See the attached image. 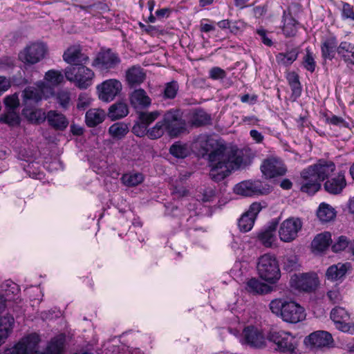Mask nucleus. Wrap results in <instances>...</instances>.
I'll use <instances>...</instances> for the list:
<instances>
[{
  "instance_id": "nucleus-1",
  "label": "nucleus",
  "mask_w": 354,
  "mask_h": 354,
  "mask_svg": "<svg viewBox=\"0 0 354 354\" xmlns=\"http://www.w3.org/2000/svg\"><path fill=\"white\" fill-rule=\"evenodd\" d=\"M196 144L208 155L212 166L209 176L216 182L223 180L243 163L241 152L236 147H227L222 140L201 134L196 138Z\"/></svg>"
},
{
  "instance_id": "nucleus-2",
  "label": "nucleus",
  "mask_w": 354,
  "mask_h": 354,
  "mask_svg": "<svg viewBox=\"0 0 354 354\" xmlns=\"http://www.w3.org/2000/svg\"><path fill=\"white\" fill-rule=\"evenodd\" d=\"M40 341L36 333L30 334L10 348H6L0 354H27L28 351L35 348ZM65 335L59 334L50 339L44 352H35V354H62L64 351Z\"/></svg>"
},
{
  "instance_id": "nucleus-3",
  "label": "nucleus",
  "mask_w": 354,
  "mask_h": 354,
  "mask_svg": "<svg viewBox=\"0 0 354 354\" xmlns=\"http://www.w3.org/2000/svg\"><path fill=\"white\" fill-rule=\"evenodd\" d=\"M269 307L273 314L287 323L297 324L306 319L305 309L292 300L274 299L270 301Z\"/></svg>"
},
{
  "instance_id": "nucleus-4",
  "label": "nucleus",
  "mask_w": 354,
  "mask_h": 354,
  "mask_svg": "<svg viewBox=\"0 0 354 354\" xmlns=\"http://www.w3.org/2000/svg\"><path fill=\"white\" fill-rule=\"evenodd\" d=\"M67 80L73 82L81 89H86L93 84L94 72L85 64H74L64 70Z\"/></svg>"
},
{
  "instance_id": "nucleus-5",
  "label": "nucleus",
  "mask_w": 354,
  "mask_h": 354,
  "mask_svg": "<svg viewBox=\"0 0 354 354\" xmlns=\"http://www.w3.org/2000/svg\"><path fill=\"white\" fill-rule=\"evenodd\" d=\"M257 270L259 277L270 283L277 282L281 276L276 258L269 254H265L259 257Z\"/></svg>"
},
{
  "instance_id": "nucleus-6",
  "label": "nucleus",
  "mask_w": 354,
  "mask_h": 354,
  "mask_svg": "<svg viewBox=\"0 0 354 354\" xmlns=\"http://www.w3.org/2000/svg\"><path fill=\"white\" fill-rule=\"evenodd\" d=\"M268 339L275 344V350L281 353H293L297 346L295 337L291 333L285 330L271 331Z\"/></svg>"
},
{
  "instance_id": "nucleus-7",
  "label": "nucleus",
  "mask_w": 354,
  "mask_h": 354,
  "mask_svg": "<svg viewBox=\"0 0 354 354\" xmlns=\"http://www.w3.org/2000/svg\"><path fill=\"white\" fill-rule=\"evenodd\" d=\"M162 120L167 132L171 137H176L186 130L185 121L178 109H170L163 115Z\"/></svg>"
},
{
  "instance_id": "nucleus-8",
  "label": "nucleus",
  "mask_w": 354,
  "mask_h": 354,
  "mask_svg": "<svg viewBox=\"0 0 354 354\" xmlns=\"http://www.w3.org/2000/svg\"><path fill=\"white\" fill-rule=\"evenodd\" d=\"M54 94V88L48 86L45 82H39L37 86H28L22 93V100L25 104L37 103L42 98H48Z\"/></svg>"
},
{
  "instance_id": "nucleus-9",
  "label": "nucleus",
  "mask_w": 354,
  "mask_h": 354,
  "mask_svg": "<svg viewBox=\"0 0 354 354\" xmlns=\"http://www.w3.org/2000/svg\"><path fill=\"white\" fill-rule=\"evenodd\" d=\"M120 63L119 56L110 49L99 52L92 62V66L102 72L115 68Z\"/></svg>"
},
{
  "instance_id": "nucleus-10",
  "label": "nucleus",
  "mask_w": 354,
  "mask_h": 354,
  "mask_svg": "<svg viewBox=\"0 0 354 354\" xmlns=\"http://www.w3.org/2000/svg\"><path fill=\"white\" fill-rule=\"evenodd\" d=\"M122 88V86L119 80L115 79L106 80L97 86L98 97L104 102H111L121 92Z\"/></svg>"
},
{
  "instance_id": "nucleus-11",
  "label": "nucleus",
  "mask_w": 354,
  "mask_h": 354,
  "mask_svg": "<svg viewBox=\"0 0 354 354\" xmlns=\"http://www.w3.org/2000/svg\"><path fill=\"white\" fill-rule=\"evenodd\" d=\"M46 50L43 43H32L19 53V57L24 63L35 64L44 57Z\"/></svg>"
},
{
  "instance_id": "nucleus-12",
  "label": "nucleus",
  "mask_w": 354,
  "mask_h": 354,
  "mask_svg": "<svg viewBox=\"0 0 354 354\" xmlns=\"http://www.w3.org/2000/svg\"><path fill=\"white\" fill-rule=\"evenodd\" d=\"M235 193L244 196L263 195L269 192V187H265L260 180H245L235 185Z\"/></svg>"
},
{
  "instance_id": "nucleus-13",
  "label": "nucleus",
  "mask_w": 354,
  "mask_h": 354,
  "mask_svg": "<svg viewBox=\"0 0 354 354\" xmlns=\"http://www.w3.org/2000/svg\"><path fill=\"white\" fill-rule=\"evenodd\" d=\"M242 335L244 343L251 347L261 348L266 345V336L260 327L248 326L244 328Z\"/></svg>"
},
{
  "instance_id": "nucleus-14",
  "label": "nucleus",
  "mask_w": 354,
  "mask_h": 354,
  "mask_svg": "<svg viewBox=\"0 0 354 354\" xmlns=\"http://www.w3.org/2000/svg\"><path fill=\"white\" fill-rule=\"evenodd\" d=\"M318 283V278L315 273L295 274L291 278L292 286L301 291L312 292L316 289Z\"/></svg>"
},
{
  "instance_id": "nucleus-15",
  "label": "nucleus",
  "mask_w": 354,
  "mask_h": 354,
  "mask_svg": "<svg viewBox=\"0 0 354 354\" xmlns=\"http://www.w3.org/2000/svg\"><path fill=\"white\" fill-rule=\"evenodd\" d=\"M261 170L266 178H272L283 176L287 169L283 161L277 158H268L263 160Z\"/></svg>"
},
{
  "instance_id": "nucleus-16",
  "label": "nucleus",
  "mask_w": 354,
  "mask_h": 354,
  "mask_svg": "<svg viewBox=\"0 0 354 354\" xmlns=\"http://www.w3.org/2000/svg\"><path fill=\"white\" fill-rule=\"evenodd\" d=\"M335 170V165L332 161L319 160L314 165L304 169V174H312L319 181L328 178Z\"/></svg>"
},
{
  "instance_id": "nucleus-17",
  "label": "nucleus",
  "mask_w": 354,
  "mask_h": 354,
  "mask_svg": "<svg viewBox=\"0 0 354 354\" xmlns=\"http://www.w3.org/2000/svg\"><path fill=\"white\" fill-rule=\"evenodd\" d=\"M330 318L336 327L342 332L354 334V325L347 323L349 314L343 308L335 307L330 312Z\"/></svg>"
},
{
  "instance_id": "nucleus-18",
  "label": "nucleus",
  "mask_w": 354,
  "mask_h": 354,
  "mask_svg": "<svg viewBox=\"0 0 354 354\" xmlns=\"http://www.w3.org/2000/svg\"><path fill=\"white\" fill-rule=\"evenodd\" d=\"M129 98L130 104L136 111L147 109L151 104V99L141 88L132 91L129 93Z\"/></svg>"
},
{
  "instance_id": "nucleus-19",
  "label": "nucleus",
  "mask_w": 354,
  "mask_h": 354,
  "mask_svg": "<svg viewBox=\"0 0 354 354\" xmlns=\"http://www.w3.org/2000/svg\"><path fill=\"white\" fill-rule=\"evenodd\" d=\"M306 344L314 348H322L328 346L333 343V337L330 333L324 330H317L310 333L304 340Z\"/></svg>"
},
{
  "instance_id": "nucleus-20",
  "label": "nucleus",
  "mask_w": 354,
  "mask_h": 354,
  "mask_svg": "<svg viewBox=\"0 0 354 354\" xmlns=\"http://www.w3.org/2000/svg\"><path fill=\"white\" fill-rule=\"evenodd\" d=\"M63 59L70 66L74 64H86L89 61L88 55L82 53L79 46L68 47L63 54Z\"/></svg>"
},
{
  "instance_id": "nucleus-21",
  "label": "nucleus",
  "mask_w": 354,
  "mask_h": 354,
  "mask_svg": "<svg viewBox=\"0 0 354 354\" xmlns=\"http://www.w3.org/2000/svg\"><path fill=\"white\" fill-rule=\"evenodd\" d=\"M301 227V223H282L279 231L281 240L283 242L293 241Z\"/></svg>"
},
{
  "instance_id": "nucleus-22",
  "label": "nucleus",
  "mask_w": 354,
  "mask_h": 354,
  "mask_svg": "<svg viewBox=\"0 0 354 354\" xmlns=\"http://www.w3.org/2000/svg\"><path fill=\"white\" fill-rule=\"evenodd\" d=\"M346 186V181L344 171H339L337 176L328 179L324 183L325 190L331 194H340Z\"/></svg>"
},
{
  "instance_id": "nucleus-23",
  "label": "nucleus",
  "mask_w": 354,
  "mask_h": 354,
  "mask_svg": "<svg viewBox=\"0 0 354 354\" xmlns=\"http://www.w3.org/2000/svg\"><path fill=\"white\" fill-rule=\"evenodd\" d=\"M145 79L146 73L139 66H133L126 72V80L131 88L139 86Z\"/></svg>"
},
{
  "instance_id": "nucleus-24",
  "label": "nucleus",
  "mask_w": 354,
  "mask_h": 354,
  "mask_svg": "<svg viewBox=\"0 0 354 354\" xmlns=\"http://www.w3.org/2000/svg\"><path fill=\"white\" fill-rule=\"evenodd\" d=\"M1 290L4 294L0 293V313L5 309L6 301L12 299L10 296L17 295L19 291L17 284L10 280L1 284Z\"/></svg>"
},
{
  "instance_id": "nucleus-25",
  "label": "nucleus",
  "mask_w": 354,
  "mask_h": 354,
  "mask_svg": "<svg viewBox=\"0 0 354 354\" xmlns=\"http://www.w3.org/2000/svg\"><path fill=\"white\" fill-rule=\"evenodd\" d=\"M337 55L346 64L354 66V44L346 41L340 42Z\"/></svg>"
},
{
  "instance_id": "nucleus-26",
  "label": "nucleus",
  "mask_w": 354,
  "mask_h": 354,
  "mask_svg": "<svg viewBox=\"0 0 354 354\" xmlns=\"http://www.w3.org/2000/svg\"><path fill=\"white\" fill-rule=\"evenodd\" d=\"M337 40L334 36L326 38L322 43V56L324 59L332 60L337 53Z\"/></svg>"
},
{
  "instance_id": "nucleus-27",
  "label": "nucleus",
  "mask_w": 354,
  "mask_h": 354,
  "mask_svg": "<svg viewBox=\"0 0 354 354\" xmlns=\"http://www.w3.org/2000/svg\"><path fill=\"white\" fill-rule=\"evenodd\" d=\"M46 119L49 124L57 130H64L68 124V121L65 115L57 111H49L46 115Z\"/></svg>"
},
{
  "instance_id": "nucleus-28",
  "label": "nucleus",
  "mask_w": 354,
  "mask_h": 354,
  "mask_svg": "<svg viewBox=\"0 0 354 354\" xmlns=\"http://www.w3.org/2000/svg\"><path fill=\"white\" fill-rule=\"evenodd\" d=\"M301 177L304 182L301 185V191L308 194H315L321 187L320 182L312 174H304V170L301 172Z\"/></svg>"
},
{
  "instance_id": "nucleus-29",
  "label": "nucleus",
  "mask_w": 354,
  "mask_h": 354,
  "mask_svg": "<svg viewBox=\"0 0 354 354\" xmlns=\"http://www.w3.org/2000/svg\"><path fill=\"white\" fill-rule=\"evenodd\" d=\"M330 241L331 235L329 232L317 234L311 243L313 252L319 253L324 251L329 246Z\"/></svg>"
},
{
  "instance_id": "nucleus-30",
  "label": "nucleus",
  "mask_w": 354,
  "mask_h": 354,
  "mask_svg": "<svg viewBox=\"0 0 354 354\" xmlns=\"http://www.w3.org/2000/svg\"><path fill=\"white\" fill-rule=\"evenodd\" d=\"M106 118L104 111L100 109H91L85 115V122L88 127H95L101 124Z\"/></svg>"
},
{
  "instance_id": "nucleus-31",
  "label": "nucleus",
  "mask_w": 354,
  "mask_h": 354,
  "mask_svg": "<svg viewBox=\"0 0 354 354\" xmlns=\"http://www.w3.org/2000/svg\"><path fill=\"white\" fill-rule=\"evenodd\" d=\"M299 53L297 47L288 49L285 53L276 55V62L279 66H289L297 59Z\"/></svg>"
},
{
  "instance_id": "nucleus-32",
  "label": "nucleus",
  "mask_w": 354,
  "mask_h": 354,
  "mask_svg": "<svg viewBox=\"0 0 354 354\" xmlns=\"http://www.w3.org/2000/svg\"><path fill=\"white\" fill-rule=\"evenodd\" d=\"M14 323V318L10 315L0 318V346L5 342L11 333Z\"/></svg>"
},
{
  "instance_id": "nucleus-33",
  "label": "nucleus",
  "mask_w": 354,
  "mask_h": 354,
  "mask_svg": "<svg viewBox=\"0 0 354 354\" xmlns=\"http://www.w3.org/2000/svg\"><path fill=\"white\" fill-rule=\"evenodd\" d=\"M348 270L347 264L337 263L330 266L326 272V277L328 280H342L346 274Z\"/></svg>"
},
{
  "instance_id": "nucleus-34",
  "label": "nucleus",
  "mask_w": 354,
  "mask_h": 354,
  "mask_svg": "<svg viewBox=\"0 0 354 354\" xmlns=\"http://www.w3.org/2000/svg\"><path fill=\"white\" fill-rule=\"evenodd\" d=\"M337 215V212L330 205L322 203L317 210V216L319 221H333Z\"/></svg>"
},
{
  "instance_id": "nucleus-35",
  "label": "nucleus",
  "mask_w": 354,
  "mask_h": 354,
  "mask_svg": "<svg viewBox=\"0 0 354 354\" xmlns=\"http://www.w3.org/2000/svg\"><path fill=\"white\" fill-rule=\"evenodd\" d=\"M246 288L248 292L257 295L267 294L270 292L272 290L270 286L261 282L256 278H252L247 282Z\"/></svg>"
},
{
  "instance_id": "nucleus-36",
  "label": "nucleus",
  "mask_w": 354,
  "mask_h": 354,
  "mask_svg": "<svg viewBox=\"0 0 354 354\" xmlns=\"http://www.w3.org/2000/svg\"><path fill=\"white\" fill-rule=\"evenodd\" d=\"M283 32L286 37H294L297 32V22L292 18L290 13L283 11Z\"/></svg>"
},
{
  "instance_id": "nucleus-37",
  "label": "nucleus",
  "mask_w": 354,
  "mask_h": 354,
  "mask_svg": "<svg viewBox=\"0 0 354 354\" xmlns=\"http://www.w3.org/2000/svg\"><path fill=\"white\" fill-rule=\"evenodd\" d=\"M278 223H272V225L264 231L259 234V239L266 247H272L276 241L275 232L277 230V224Z\"/></svg>"
},
{
  "instance_id": "nucleus-38",
  "label": "nucleus",
  "mask_w": 354,
  "mask_h": 354,
  "mask_svg": "<svg viewBox=\"0 0 354 354\" xmlns=\"http://www.w3.org/2000/svg\"><path fill=\"white\" fill-rule=\"evenodd\" d=\"M128 113L129 109L127 104L124 102H118L110 106L108 116L112 120H115L125 117Z\"/></svg>"
},
{
  "instance_id": "nucleus-39",
  "label": "nucleus",
  "mask_w": 354,
  "mask_h": 354,
  "mask_svg": "<svg viewBox=\"0 0 354 354\" xmlns=\"http://www.w3.org/2000/svg\"><path fill=\"white\" fill-rule=\"evenodd\" d=\"M22 112L23 115L31 122L39 124L46 118L45 113L39 109H30L25 108Z\"/></svg>"
},
{
  "instance_id": "nucleus-40",
  "label": "nucleus",
  "mask_w": 354,
  "mask_h": 354,
  "mask_svg": "<svg viewBox=\"0 0 354 354\" xmlns=\"http://www.w3.org/2000/svg\"><path fill=\"white\" fill-rule=\"evenodd\" d=\"M20 117L14 110H6V112L0 115V122L6 124L9 127H16L20 124Z\"/></svg>"
},
{
  "instance_id": "nucleus-41",
  "label": "nucleus",
  "mask_w": 354,
  "mask_h": 354,
  "mask_svg": "<svg viewBox=\"0 0 354 354\" xmlns=\"http://www.w3.org/2000/svg\"><path fill=\"white\" fill-rule=\"evenodd\" d=\"M129 132V127L124 122H116L109 129V134L115 139H122Z\"/></svg>"
},
{
  "instance_id": "nucleus-42",
  "label": "nucleus",
  "mask_w": 354,
  "mask_h": 354,
  "mask_svg": "<svg viewBox=\"0 0 354 354\" xmlns=\"http://www.w3.org/2000/svg\"><path fill=\"white\" fill-rule=\"evenodd\" d=\"M170 153L178 158H185L190 153V149L187 144L176 142L169 149Z\"/></svg>"
},
{
  "instance_id": "nucleus-43",
  "label": "nucleus",
  "mask_w": 354,
  "mask_h": 354,
  "mask_svg": "<svg viewBox=\"0 0 354 354\" xmlns=\"http://www.w3.org/2000/svg\"><path fill=\"white\" fill-rule=\"evenodd\" d=\"M45 80L47 85L53 88L64 82V75L60 71L50 70L45 74Z\"/></svg>"
},
{
  "instance_id": "nucleus-44",
  "label": "nucleus",
  "mask_w": 354,
  "mask_h": 354,
  "mask_svg": "<svg viewBox=\"0 0 354 354\" xmlns=\"http://www.w3.org/2000/svg\"><path fill=\"white\" fill-rule=\"evenodd\" d=\"M261 210L260 203H253L249 207L248 210L243 213L239 221H255L258 214Z\"/></svg>"
},
{
  "instance_id": "nucleus-45",
  "label": "nucleus",
  "mask_w": 354,
  "mask_h": 354,
  "mask_svg": "<svg viewBox=\"0 0 354 354\" xmlns=\"http://www.w3.org/2000/svg\"><path fill=\"white\" fill-rule=\"evenodd\" d=\"M211 121L210 115L205 111L199 109L196 110L192 118V124L200 127L209 124Z\"/></svg>"
},
{
  "instance_id": "nucleus-46",
  "label": "nucleus",
  "mask_w": 354,
  "mask_h": 354,
  "mask_svg": "<svg viewBox=\"0 0 354 354\" xmlns=\"http://www.w3.org/2000/svg\"><path fill=\"white\" fill-rule=\"evenodd\" d=\"M161 115L160 111H140L138 115V120L148 127L152 122H153Z\"/></svg>"
},
{
  "instance_id": "nucleus-47",
  "label": "nucleus",
  "mask_w": 354,
  "mask_h": 354,
  "mask_svg": "<svg viewBox=\"0 0 354 354\" xmlns=\"http://www.w3.org/2000/svg\"><path fill=\"white\" fill-rule=\"evenodd\" d=\"M167 131L166 127L163 120L156 122V124L147 131V136L151 139H157L160 138Z\"/></svg>"
},
{
  "instance_id": "nucleus-48",
  "label": "nucleus",
  "mask_w": 354,
  "mask_h": 354,
  "mask_svg": "<svg viewBox=\"0 0 354 354\" xmlns=\"http://www.w3.org/2000/svg\"><path fill=\"white\" fill-rule=\"evenodd\" d=\"M143 176L140 173L126 174L122 177V180L125 185L136 186L143 181Z\"/></svg>"
},
{
  "instance_id": "nucleus-49",
  "label": "nucleus",
  "mask_w": 354,
  "mask_h": 354,
  "mask_svg": "<svg viewBox=\"0 0 354 354\" xmlns=\"http://www.w3.org/2000/svg\"><path fill=\"white\" fill-rule=\"evenodd\" d=\"M302 65L305 69L310 73H313L315 71L316 62L315 60V55L309 48L306 49V55L303 57Z\"/></svg>"
},
{
  "instance_id": "nucleus-50",
  "label": "nucleus",
  "mask_w": 354,
  "mask_h": 354,
  "mask_svg": "<svg viewBox=\"0 0 354 354\" xmlns=\"http://www.w3.org/2000/svg\"><path fill=\"white\" fill-rule=\"evenodd\" d=\"M283 268L288 272H292L299 267L298 257L295 254L287 255L283 259Z\"/></svg>"
},
{
  "instance_id": "nucleus-51",
  "label": "nucleus",
  "mask_w": 354,
  "mask_h": 354,
  "mask_svg": "<svg viewBox=\"0 0 354 354\" xmlns=\"http://www.w3.org/2000/svg\"><path fill=\"white\" fill-rule=\"evenodd\" d=\"M287 79L293 94L296 95L297 96H299L301 95V88L299 80V76L296 73H292L288 75Z\"/></svg>"
},
{
  "instance_id": "nucleus-52",
  "label": "nucleus",
  "mask_w": 354,
  "mask_h": 354,
  "mask_svg": "<svg viewBox=\"0 0 354 354\" xmlns=\"http://www.w3.org/2000/svg\"><path fill=\"white\" fill-rule=\"evenodd\" d=\"M24 171L31 178L41 179L43 174L40 172L37 163L30 162L24 166Z\"/></svg>"
},
{
  "instance_id": "nucleus-53",
  "label": "nucleus",
  "mask_w": 354,
  "mask_h": 354,
  "mask_svg": "<svg viewBox=\"0 0 354 354\" xmlns=\"http://www.w3.org/2000/svg\"><path fill=\"white\" fill-rule=\"evenodd\" d=\"M178 91V84L177 82L172 81L166 84L164 90V97L167 99H174Z\"/></svg>"
},
{
  "instance_id": "nucleus-54",
  "label": "nucleus",
  "mask_w": 354,
  "mask_h": 354,
  "mask_svg": "<svg viewBox=\"0 0 354 354\" xmlns=\"http://www.w3.org/2000/svg\"><path fill=\"white\" fill-rule=\"evenodd\" d=\"M4 104L6 110L15 111V109L19 106L18 95L17 93H14L12 95L6 96L4 98Z\"/></svg>"
},
{
  "instance_id": "nucleus-55",
  "label": "nucleus",
  "mask_w": 354,
  "mask_h": 354,
  "mask_svg": "<svg viewBox=\"0 0 354 354\" xmlns=\"http://www.w3.org/2000/svg\"><path fill=\"white\" fill-rule=\"evenodd\" d=\"M349 240L344 236H340L337 241L332 245V250L335 252H339L345 250L349 245Z\"/></svg>"
},
{
  "instance_id": "nucleus-56",
  "label": "nucleus",
  "mask_w": 354,
  "mask_h": 354,
  "mask_svg": "<svg viewBox=\"0 0 354 354\" xmlns=\"http://www.w3.org/2000/svg\"><path fill=\"white\" fill-rule=\"evenodd\" d=\"M57 103L63 109H67L70 103V94L68 91H62L57 93L56 95Z\"/></svg>"
},
{
  "instance_id": "nucleus-57",
  "label": "nucleus",
  "mask_w": 354,
  "mask_h": 354,
  "mask_svg": "<svg viewBox=\"0 0 354 354\" xmlns=\"http://www.w3.org/2000/svg\"><path fill=\"white\" fill-rule=\"evenodd\" d=\"M91 103V98L86 93L80 94L78 97L77 108L79 110L84 111L87 109Z\"/></svg>"
},
{
  "instance_id": "nucleus-58",
  "label": "nucleus",
  "mask_w": 354,
  "mask_h": 354,
  "mask_svg": "<svg viewBox=\"0 0 354 354\" xmlns=\"http://www.w3.org/2000/svg\"><path fill=\"white\" fill-rule=\"evenodd\" d=\"M342 17L343 19H351L354 21L353 7L348 3H344L342 10Z\"/></svg>"
},
{
  "instance_id": "nucleus-59",
  "label": "nucleus",
  "mask_w": 354,
  "mask_h": 354,
  "mask_svg": "<svg viewBox=\"0 0 354 354\" xmlns=\"http://www.w3.org/2000/svg\"><path fill=\"white\" fill-rule=\"evenodd\" d=\"M246 27V24L242 20L231 21L230 31L233 34H237L243 31Z\"/></svg>"
},
{
  "instance_id": "nucleus-60",
  "label": "nucleus",
  "mask_w": 354,
  "mask_h": 354,
  "mask_svg": "<svg viewBox=\"0 0 354 354\" xmlns=\"http://www.w3.org/2000/svg\"><path fill=\"white\" fill-rule=\"evenodd\" d=\"M326 121L328 124L335 126L348 127V124L342 117L333 115L332 117H327Z\"/></svg>"
},
{
  "instance_id": "nucleus-61",
  "label": "nucleus",
  "mask_w": 354,
  "mask_h": 354,
  "mask_svg": "<svg viewBox=\"0 0 354 354\" xmlns=\"http://www.w3.org/2000/svg\"><path fill=\"white\" fill-rule=\"evenodd\" d=\"M147 127L142 124L139 120L134 124L132 129L133 133L139 137H142L145 135H147Z\"/></svg>"
},
{
  "instance_id": "nucleus-62",
  "label": "nucleus",
  "mask_w": 354,
  "mask_h": 354,
  "mask_svg": "<svg viewBox=\"0 0 354 354\" xmlns=\"http://www.w3.org/2000/svg\"><path fill=\"white\" fill-rule=\"evenodd\" d=\"M225 76L226 72L219 67H213L209 71V77L213 80H222Z\"/></svg>"
},
{
  "instance_id": "nucleus-63",
  "label": "nucleus",
  "mask_w": 354,
  "mask_h": 354,
  "mask_svg": "<svg viewBox=\"0 0 354 354\" xmlns=\"http://www.w3.org/2000/svg\"><path fill=\"white\" fill-rule=\"evenodd\" d=\"M257 33L259 36L261 42L267 46H271L272 45V41L267 35V31L263 28H259L257 30Z\"/></svg>"
},
{
  "instance_id": "nucleus-64",
  "label": "nucleus",
  "mask_w": 354,
  "mask_h": 354,
  "mask_svg": "<svg viewBox=\"0 0 354 354\" xmlns=\"http://www.w3.org/2000/svg\"><path fill=\"white\" fill-rule=\"evenodd\" d=\"M327 296L333 304L339 303L342 300V295L337 288L329 290L327 292Z\"/></svg>"
}]
</instances>
